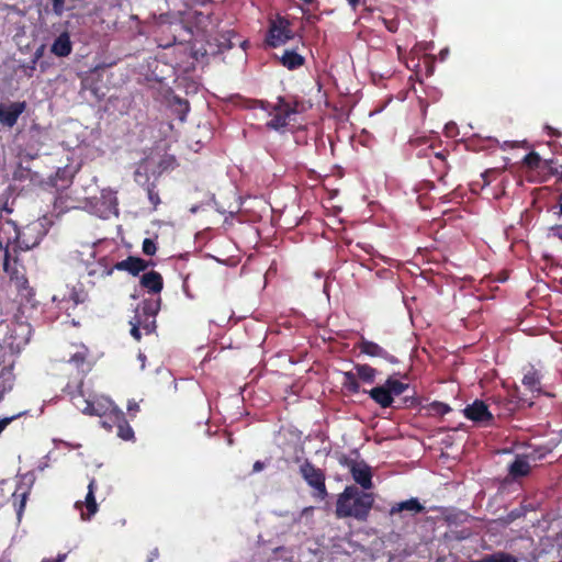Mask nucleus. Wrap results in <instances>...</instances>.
Instances as JSON below:
<instances>
[{
	"label": "nucleus",
	"instance_id": "1",
	"mask_svg": "<svg viewBox=\"0 0 562 562\" xmlns=\"http://www.w3.org/2000/svg\"><path fill=\"white\" fill-rule=\"evenodd\" d=\"M46 234V217L37 218L21 229L9 220L0 227V250L3 256L10 252L12 258L19 257L20 251L36 247Z\"/></svg>",
	"mask_w": 562,
	"mask_h": 562
},
{
	"label": "nucleus",
	"instance_id": "2",
	"mask_svg": "<svg viewBox=\"0 0 562 562\" xmlns=\"http://www.w3.org/2000/svg\"><path fill=\"white\" fill-rule=\"evenodd\" d=\"M373 504V493L364 492L355 485H348L337 497L335 514L338 518H355L358 521H367Z\"/></svg>",
	"mask_w": 562,
	"mask_h": 562
},
{
	"label": "nucleus",
	"instance_id": "3",
	"mask_svg": "<svg viewBox=\"0 0 562 562\" xmlns=\"http://www.w3.org/2000/svg\"><path fill=\"white\" fill-rule=\"evenodd\" d=\"M256 103L271 116L266 126L278 132L285 130L294 121V116L303 109L302 101L294 97L280 95L277 98L276 103L265 100L256 101Z\"/></svg>",
	"mask_w": 562,
	"mask_h": 562
},
{
	"label": "nucleus",
	"instance_id": "4",
	"mask_svg": "<svg viewBox=\"0 0 562 562\" xmlns=\"http://www.w3.org/2000/svg\"><path fill=\"white\" fill-rule=\"evenodd\" d=\"M161 299H144L135 310V315L131 319V335L140 340L143 330L150 335L156 329V316L160 310Z\"/></svg>",
	"mask_w": 562,
	"mask_h": 562
},
{
	"label": "nucleus",
	"instance_id": "5",
	"mask_svg": "<svg viewBox=\"0 0 562 562\" xmlns=\"http://www.w3.org/2000/svg\"><path fill=\"white\" fill-rule=\"evenodd\" d=\"M56 308L67 316L74 315L76 308L85 304L88 300V293L82 284L59 289L52 297Z\"/></svg>",
	"mask_w": 562,
	"mask_h": 562
},
{
	"label": "nucleus",
	"instance_id": "6",
	"mask_svg": "<svg viewBox=\"0 0 562 562\" xmlns=\"http://www.w3.org/2000/svg\"><path fill=\"white\" fill-rule=\"evenodd\" d=\"M300 474L306 484L313 490V497L321 501L328 496L325 472L305 459L300 465Z\"/></svg>",
	"mask_w": 562,
	"mask_h": 562
},
{
	"label": "nucleus",
	"instance_id": "7",
	"mask_svg": "<svg viewBox=\"0 0 562 562\" xmlns=\"http://www.w3.org/2000/svg\"><path fill=\"white\" fill-rule=\"evenodd\" d=\"M292 38H294V32L291 29V22L286 18L277 15L276 19L270 21L266 36L268 46L276 48Z\"/></svg>",
	"mask_w": 562,
	"mask_h": 562
},
{
	"label": "nucleus",
	"instance_id": "8",
	"mask_svg": "<svg viewBox=\"0 0 562 562\" xmlns=\"http://www.w3.org/2000/svg\"><path fill=\"white\" fill-rule=\"evenodd\" d=\"M463 414L469 420L485 427L495 424L491 403L487 404L482 400H475L472 404L468 405L463 409Z\"/></svg>",
	"mask_w": 562,
	"mask_h": 562
},
{
	"label": "nucleus",
	"instance_id": "9",
	"mask_svg": "<svg viewBox=\"0 0 562 562\" xmlns=\"http://www.w3.org/2000/svg\"><path fill=\"white\" fill-rule=\"evenodd\" d=\"M3 270L14 282L18 293L30 285L25 277L26 269L19 257L12 258L10 252H7V256H3Z\"/></svg>",
	"mask_w": 562,
	"mask_h": 562
},
{
	"label": "nucleus",
	"instance_id": "10",
	"mask_svg": "<svg viewBox=\"0 0 562 562\" xmlns=\"http://www.w3.org/2000/svg\"><path fill=\"white\" fill-rule=\"evenodd\" d=\"M151 261H147L143 258L135 257V256H128L126 259L122 261H117L113 268H103L101 274L102 276H111L113 270H120V271H127L132 276L136 277L140 272L145 271L149 266H151Z\"/></svg>",
	"mask_w": 562,
	"mask_h": 562
},
{
	"label": "nucleus",
	"instance_id": "11",
	"mask_svg": "<svg viewBox=\"0 0 562 562\" xmlns=\"http://www.w3.org/2000/svg\"><path fill=\"white\" fill-rule=\"evenodd\" d=\"M356 348L360 351V353H363L368 357L381 358L393 364L398 363V359L395 356L391 355L379 344L371 341L363 336H361L360 340L356 344Z\"/></svg>",
	"mask_w": 562,
	"mask_h": 562
},
{
	"label": "nucleus",
	"instance_id": "12",
	"mask_svg": "<svg viewBox=\"0 0 562 562\" xmlns=\"http://www.w3.org/2000/svg\"><path fill=\"white\" fill-rule=\"evenodd\" d=\"M26 106L25 101L11 102L8 105L0 103V124L4 127L12 128L16 124L20 115L26 110Z\"/></svg>",
	"mask_w": 562,
	"mask_h": 562
},
{
	"label": "nucleus",
	"instance_id": "13",
	"mask_svg": "<svg viewBox=\"0 0 562 562\" xmlns=\"http://www.w3.org/2000/svg\"><path fill=\"white\" fill-rule=\"evenodd\" d=\"M488 401H491L494 416L496 415L498 418L503 419L510 417L519 407L518 401L507 396H492Z\"/></svg>",
	"mask_w": 562,
	"mask_h": 562
},
{
	"label": "nucleus",
	"instance_id": "14",
	"mask_svg": "<svg viewBox=\"0 0 562 562\" xmlns=\"http://www.w3.org/2000/svg\"><path fill=\"white\" fill-rule=\"evenodd\" d=\"M350 469L352 479L363 488L369 490L372 487V473L371 469L363 462L359 463L353 460L347 461Z\"/></svg>",
	"mask_w": 562,
	"mask_h": 562
},
{
	"label": "nucleus",
	"instance_id": "15",
	"mask_svg": "<svg viewBox=\"0 0 562 562\" xmlns=\"http://www.w3.org/2000/svg\"><path fill=\"white\" fill-rule=\"evenodd\" d=\"M89 350L86 346H80L79 349L70 356L68 363L77 369L78 386L82 385V380L86 373L90 370L88 362Z\"/></svg>",
	"mask_w": 562,
	"mask_h": 562
},
{
	"label": "nucleus",
	"instance_id": "16",
	"mask_svg": "<svg viewBox=\"0 0 562 562\" xmlns=\"http://www.w3.org/2000/svg\"><path fill=\"white\" fill-rule=\"evenodd\" d=\"M142 288L146 289L148 293L159 294L164 289L162 276L155 270L145 272L139 280Z\"/></svg>",
	"mask_w": 562,
	"mask_h": 562
},
{
	"label": "nucleus",
	"instance_id": "17",
	"mask_svg": "<svg viewBox=\"0 0 562 562\" xmlns=\"http://www.w3.org/2000/svg\"><path fill=\"white\" fill-rule=\"evenodd\" d=\"M72 52V42L67 31L60 33L50 46V53L57 57H67Z\"/></svg>",
	"mask_w": 562,
	"mask_h": 562
},
{
	"label": "nucleus",
	"instance_id": "18",
	"mask_svg": "<svg viewBox=\"0 0 562 562\" xmlns=\"http://www.w3.org/2000/svg\"><path fill=\"white\" fill-rule=\"evenodd\" d=\"M115 403L110 398H99L95 401H86V406L82 412L87 415L99 416L102 418Z\"/></svg>",
	"mask_w": 562,
	"mask_h": 562
},
{
	"label": "nucleus",
	"instance_id": "19",
	"mask_svg": "<svg viewBox=\"0 0 562 562\" xmlns=\"http://www.w3.org/2000/svg\"><path fill=\"white\" fill-rule=\"evenodd\" d=\"M402 512H408L414 516V515L424 513L425 507L420 504L418 498L412 497L407 501H403V502L395 503L394 505H392L389 510V514H390V516H394V515L401 514Z\"/></svg>",
	"mask_w": 562,
	"mask_h": 562
},
{
	"label": "nucleus",
	"instance_id": "20",
	"mask_svg": "<svg viewBox=\"0 0 562 562\" xmlns=\"http://www.w3.org/2000/svg\"><path fill=\"white\" fill-rule=\"evenodd\" d=\"M369 396L379 404L382 408L391 407L394 398L384 382L383 385L375 386L368 392Z\"/></svg>",
	"mask_w": 562,
	"mask_h": 562
},
{
	"label": "nucleus",
	"instance_id": "21",
	"mask_svg": "<svg viewBox=\"0 0 562 562\" xmlns=\"http://www.w3.org/2000/svg\"><path fill=\"white\" fill-rule=\"evenodd\" d=\"M541 379L542 374L538 369H536L533 366H529L526 369V372L522 378V384L524 386L529 390L530 392L538 394L541 393Z\"/></svg>",
	"mask_w": 562,
	"mask_h": 562
},
{
	"label": "nucleus",
	"instance_id": "22",
	"mask_svg": "<svg viewBox=\"0 0 562 562\" xmlns=\"http://www.w3.org/2000/svg\"><path fill=\"white\" fill-rule=\"evenodd\" d=\"M531 467L525 456H517L515 460L508 465V475L513 480L525 477L529 475Z\"/></svg>",
	"mask_w": 562,
	"mask_h": 562
},
{
	"label": "nucleus",
	"instance_id": "23",
	"mask_svg": "<svg viewBox=\"0 0 562 562\" xmlns=\"http://www.w3.org/2000/svg\"><path fill=\"white\" fill-rule=\"evenodd\" d=\"M124 412L114 404L110 411L101 418L100 424L103 428L111 431L120 420H123Z\"/></svg>",
	"mask_w": 562,
	"mask_h": 562
},
{
	"label": "nucleus",
	"instance_id": "24",
	"mask_svg": "<svg viewBox=\"0 0 562 562\" xmlns=\"http://www.w3.org/2000/svg\"><path fill=\"white\" fill-rule=\"evenodd\" d=\"M282 66L289 70H294L304 65V57L295 50L286 49L280 58Z\"/></svg>",
	"mask_w": 562,
	"mask_h": 562
},
{
	"label": "nucleus",
	"instance_id": "25",
	"mask_svg": "<svg viewBox=\"0 0 562 562\" xmlns=\"http://www.w3.org/2000/svg\"><path fill=\"white\" fill-rule=\"evenodd\" d=\"M341 386L348 394L351 395L358 394L360 392V384L358 382L357 375L352 371L342 373Z\"/></svg>",
	"mask_w": 562,
	"mask_h": 562
},
{
	"label": "nucleus",
	"instance_id": "26",
	"mask_svg": "<svg viewBox=\"0 0 562 562\" xmlns=\"http://www.w3.org/2000/svg\"><path fill=\"white\" fill-rule=\"evenodd\" d=\"M355 374L364 383H373L376 375V370L369 364L357 363L355 366Z\"/></svg>",
	"mask_w": 562,
	"mask_h": 562
},
{
	"label": "nucleus",
	"instance_id": "27",
	"mask_svg": "<svg viewBox=\"0 0 562 562\" xmlns=\"http://www.w3.org/2000/svg\"><path fill=\"white\" fill-rule=\"evenodd\" d=\"M94 491H95V480L91 479L88 485V493L86 495V507L88 510V519L94 515L98 510V504L95 502L94 497Z\"/></svg>",
	"mask_w": 562,
	"mask_h": 562
},
{
	"label": "nucleus",
	"instance_id": "28",
	"mask_svg": "<svg viewBox=\"0 0 562 562\" xmlns=\"http://www.w3.org/2000/svg\"><path fill=\"white\" fill-rule=\"evenodd\" d=\"M115 428L117 429L116 435L119 438L128 441L135 439V434L133 428L130 426L125 414L123 415V420H120Z\"/></svg>",
	"mask_w": 562,
	"mask_h": 562
},
{
	"label": "nucleus",
	"instance_id": "29",
	"mask_svg": "<svg viewBox=\"0 0 562 562\" xmlns=\"http://www.w3.org/2000/svg\"><path fill=\"white\" fill-rule=\"evenodd\" d=\"M475 562H518V559L507 552L499 551L484 555Z\"/></svg>",
	"mask_w": 562,
	"mask_h": 562
},
{
	"label": "nucleus",
	"instance_id": "30",
	"mask_svg": "<svg viewBox=\"0 0 562 562\" xmlns=\"http://www.w3.org/2000/svg\"><path fill=\"white\" fill-rule=\"evenodd\" d=\"M385 383H386V386L389 387L393 397L402 395L409 387V385L407 383H403V382L394 379L393 376H389L386 379Z\"/></svg>",
	"mask_w": 562,
	"mask_h": 562
},
{
	"label": "nucleus",
	"instance_id": "31",
	"mask_svg": "<svg viewBox=\"0 0 562 562\" xmlns=\"http://www.w3.org/2000/svg\"><path fill=\"white\" fill-rule=\"evenodd\" d=\"M543 159L540 157V155L536 151H530L527 154L524 159L522 164L531 170H541L543 165Z\"/></svg>",
	"mask_w": 562,
	"mask_h": 562
},
{
	"label": "nucleus",
	"instance_id": "32",
	"mask_svg": "<svg viewBox=\"0 0 562 562\" xmlns=\"http://www.w3.org/2000/svg\"><path fill=\"white\" fill-rule=\"evenodd\" d=\"M427 414L430 416H443L451 411V407L438 401H435L425 407Z\"/></svg>",
	"mask_w": 562,
	"mask_h": 562
},
{
	"label": "nucleus",
	"instance_id": "33",
	"mask_svg": "<svg viewBox=\"0 0 562 562\" xmlns=\"http://www.w3.org/2000/svg\"><path fill=\"white\" fill-rule=\"evenodd\" d=\"M18 296L21 305L35 306V290L31 285L20 290Z\"/></svg>",
	"mask_w": 562,
	"mask_h": 562
},
{
	"label": "nucleus",
	"instance_id": "34",
	"mask_svg": "<svg viewBox=\"0 0 562 562\" xmlns=\"http://www.w3.org/2000/svg\"><path fill=\"white\" fill-rule=\"evenodd\" d=\"M7 382H10V374L0 373V402L3 400L4 394L12 389V384L9 383L7 386Z\"/></svg>",
	"mask_w": 562,
	"mask_h": 562
},
{
	"label": "nucleus",
	"instance_id": "35",
	"mask_svg": "<svg viewBox=\"0 0 562 562\" xmlns=\"http://www.w3.org/2000/svg\"><path fill=\"white\" fill-rule=\"evenodd\" d=\"M142 250L146 256H154L157 251L156 241L151 238H145Z\"/></svg>",
	"mask_w": 562,
	"mask_h": 562
},
{
	"label": "nucleus",
	"instance_id": "36",
	"mask_svg": "<svg viewBox=\"0 0 562 562\" xmlns=\"http://www.w3.org/2000/svg\"><path fill=\"white\" fill-rule=\"evenodd\" d=\"M541 171L546 172L549 176H559L560 170L554 166L553 159L544 160Z\"/></svg>",
	"mask_w": 562,
	"mask_h": 562
},
{
	"label": "nucleus",
	"instance_id": "37",
	"mask_svg": "<svg viewBox=\"0 0 562 562\" xmlns=\"http://www.w3.org/2000/svg\"><path fill=\"white\" fill-rule=\"evenodd\" d=\"M147 195L150 201V203L156 207L160 203V198L158 192L155 190V186L150 184L147 188Z\"/></svg>",
	"mask_w": 562,
	"mask_h": 562
},
{
	"label": "nucleus",
	"instance_id": "38",
	"mask_svg": "<svg viewBox=\"0 0 562 562\" xmlns=\"http://www.w3.org/2000/svg\"><path fill=\"white\" fill-rule=\"evenodd\" d=\"M175 101H176V102L179 104V106H180V110H179V113H180L179 119H180L181 121H184L186 115H187V113L189 112V109H190V106H189V102H188L187 100H182V99H180V98H175Z\"/></svg>",
	"mask_w": 562,
	"mask_h": 562
},
{
	"label": "nucleus",
	"instance_id": "39",
	"mask_svg": "<svg viewBox=\"0 0 562 562\" xmlns=\"http://www.w3.org/2000/svg\"><path fill=\"white\" fill-rule=\"evenodd\" d=\"M13 497L14 498L20 497V502H19V505L16 507V514H18V517L20 518L22 516V513H23L24 508H25L27 494L26 493H22L21 495H18L16 493H14Z\"/></svg>",
	"mask_w": 562,
	"mask_h": 562
},
{
	"label": "nucleus",
	"instance_id": "40",
	"mask_svg": "<svg viewBox=\"0 0 562 562\" xmlns=\"http://www.w3.org/2000/svg\"><path fill=\"white\" fill-rule=\"evenodd\" d=\"M383 24L391 33L398 31L400 22L397 19H383Z\"/></svg>",
	"mask_w": 562,
	"mask_h": 562
},
{
	"label": "nucleus",
	"instance_id": "41",
	"mask_svg": "<svg viewBox=\"0 0 562 562\" xmlns=\"http://www.w3.org/2000/svg\"><path fill=\"white\" fill-rule=\"evenodd\" d=\"M53 12L60 16L65 11V0H52Z\"/></svg>",
	"mask_w": 562,
	"mask_h": 562
},
{
	"label": "nucleus",
	"instance_id": "42",
	"mask_svg": "<svg viewBox=\"0 0 562 562\" xmlns=\"http://www.w3.org/2000/svg\"><path fill=\"white\" fill-rule=\"evenodd\" d=\"M138 412L139 404L135 400H130L127 402V413L131 416V418H134Z\"/></svg>",
	"mask_w": 562,
	"mask_h": 562
},
{
	"label": "nucleus",
	"instance_id": "43",
	"mask_svg": "<svg viewBox=\"0 0 562 562\" xmlns=\"http://www.w3.org/2000/svg\"><path fill=\"white\" fill-rule=\"evenodd\" d=\"M521 516H522V512H521V509L516 508V509L510 510V512L507 514V516H506V518H505V521H506L507 524H510V522H513L514 520H516V519L520 518Z\"/></svg>",
	"mask_w": 562,
	"mask_h": 562
},
{
	"label": "nucleus",
	"instance_id": "44",
	"mask_svg": "<svg viewBox=\"0 0 562 562\" xmlns=\"http://www.w3.org/2000/svg\"><path fill=\"white\" fill-rule=\"evenodd\" d=\"M550 233L552 236L562 240V224L550 227Z\"/></svg>",
	"mask_w": 562,
	"mask_h": 562
},
{
	"label": "nucleus",
	"instance_id": "45",
	"mask_svg": "<svg viewBox=\"0 0 562 562\" xmlns=\"http://www.w3.org/2000/svg\"><path fill=\"white\" fill-rule=\"evenodd\" d=\"M544 130L547 131V134L551 137H561L562 136V132H560L559 130H557L550 125H546Z\"/></svg>",
	"mask_w": 562,
	"mask_h": 562
},
{
	"label": "nucleus",
	"instance_id": "46",
	"mask_svg": "<svg viewBox=\"0 0 562 562\" xmlns=\"http://www.w3.org/2000/svg\"><path fill=\"white\" fill-rule=\"evenodd\" d=\"M554 209L558 211L555 212L558 215H562V192L558 196L557 204L554 205Z\"/></svg>",
	"mask_w": 562,
	"mask_h": 562
},
{
	"label": "nucleus",
	"instance_id": "47",
	"mask_svg": "<svg viewBox=\"0 0 562 562\" xmlns=\"http://www.w3.org/2000/svg\"><path fill=\"white\" fill-rule=\"evenodd\" d=\"M265 467H266L265 462L258 460V461H256L254 463L252 471L254 472H260V471H262L265 469Z\"/></svg>",
	"mask_w": 562,
	"mask_h": 562
},
{
	"label": "nucleus",
	"instance_id": "48",
	"mask_svg": "<svg viewBox=\"0 0 562 562\" xmlns=\"http://www.w3.org/2000/svg\"><path fill=\"white\" fill-rule=\"evenodd\" d=\"M66 554H59L56 559H43L42 562H64Z\"/></svg>",
	"mask_w": 562,
	"mask_h": 562
},
{
	"label": "nucleus",
	"instance_id": "49",
	"mask_svg": "<svg viewBox=\"0 0 562 562\" xmlns=\"http://www.w3.org/2000/svg\"><path fill=\"white\" fill-rule=\"evenodd\" d=\"M5 211L7 213H12L13 210L8 205V201H4L2 205H0V212Z\"/></svg>",
	"mask_w": 562,
	"mask_h": 562
},
{
	"label": "nucleus",
	"instance_id": "50",
	"mask_svg": "<svg viewBox=\"0 0 562 562\" xmlns=\"http://www.w3.org/2000/svg\"><path fill=\"white\" fill-rule=\"evenodd\" d=\"M347 2L353 8L356 9L359 3H360V0H347Z\"/></svg>",
	"mask_w": 562,
	"mask_h": 562
},
{
	"label": "nucleus",
	"instance_id": "51",
	"mask_svg": "<svg viewBox=\"0 0 562 562\" xmlns=\"http://www.w3.org/2000/svg\"><path fill=\"white\" fill-rule=\"evenodd\" d=\"M436 157H437L438 159H440V160H443V159H445V156H443V154H441V153H437V154H436Z\"/></svg>",
	"mask_w": 562,
	"mask_h": 562
},
{
	"label": "nucleus",
	"instance_id": "52",
	"mask_svg": "<svg viewBox=\"0 0 562 562\" xmlns=\"http://www.w3.org/2000/svg\"><path fill=\"white\" fill-rule=\"evenodd\" d=\"M302 2H304L305 4H312L315 2V0H301Z\"/></svg>",
	"mask_w": 562,
	"mask_h": 562
},
{
	"label": "nucleus",
	"instance_id": "53",
	"mask_svg": "<svg viewBox=\"0 0 562 562\" xmlns=\"http://www.w3.org/2000/svg\"><path fill=\"white\" fill-rule=\"evenodd\" d=\"M482 178H485V175H482ZM484 182H485V183H487V180H486V179H484Z\"/></svg>",
	"mask_w": 562,
	"mask_h": 562
},
{
	"label": "nucleus",
	"instance_id": "54",
	"mask_svg": "<svg viewBox=\"0 0 562 562\" xmlns=\"http://www.w3.org/2000/svg\"><path fill=\"white\" fill-rule=\"evenodd\" d=\"M149 562H153V558H151V559H149Z\"/></svg>",
	"mask_w": 562,
	"mask_h": 562
}]
</instances>
